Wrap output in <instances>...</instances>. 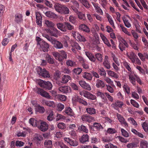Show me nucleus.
<instances>
[{"label": "nucleus", "instance_id": "1", "mask_svg": "<svg viewBox=\"0 0 148 148\" xmlns=\"http://www.w3.org/2000/svg\"><path fill=\"white\" fill-rule=\"evenodd\" d=\"M54 7L57 12L61 14H68L70 12L69 9L67 7L59 3H55Z\"/></svg>", "mask_w": 148, "mask_h": 148}, {"label": "nucleus", "instance_id": "2", "mask_svg": "<svg viewBox=\"0 0 148 148\" xmlns=\"http://www.w3.org/2000/svg\"><path fill=\"white\" fill-rule=\"evenodd\" d=\"M36 39L37 42V45L38 46L40 47L41 50L44 52L48 51L49 45L47 42L38 37H37Z\"/></svg>", "mask_w": 148, "mask_h": 148}, {"label": "nucleus", "instance_id": "3", "mask_svg": "<svg viewBox=\"0 0 148 148\" xmlns=\"http://www.w3.org/2000/svg\"><path fill=\"white\" fill-rule=\"evenodd\" d=\"M118 38L119 42V47L121 51H123L126 47H128V45L127 42L121 36H118Z\"/></svg>", "mask_w": 148, "mask_h": 148}, {"label": "nucleus", "instance_id": "4", "mask_svg": "<svg viewBox=\"0 0 148 148\" xmlns=\"http://www.w3.org/2000/svg\"><path fill=\"white\" fill-rule=\"evenodd\" d=\"M33 89L34 91L40 95L41 96L48 99H52V97L49 95L48 93L42 89L36 87L34 88Z\"/></svg>", "mask_w": 148, "mask_h": 148}, {"label": "nucleus", "instance_id": "5", "mask_svg": "<svg viewBox=\"0 0 148 148\" xmlns=\"http://www.w3.org/2000/svg\"><path fill=\"white\" fill-rule=\"evenodd\" d=\"M53 55L55 58L59 61H61L63 58L66 59L67 56L66 53L64 51H61V54L57 52L53 53Z\"/></svg>", "mask_w": 148, "mask_h": 148}, {"label": "nucleus", "instance_id": "6", "mask_svg": "<svg viewBox=\"0 0 148 148\" xmlns=\"http://www.w3.org/2000/svg\"><path fill=\"white\" fill-rule=\"evenodd\" d=\"M37 127L42 132H45L48 129V125L46 122L42 120H40V124Z\"/></svg>", "mask_w": 148, "mask_h": 148}, {"label": "nucleus", "instance_id": "7", "mask_svg": "<svg viewBox=\"0 0 148 148\" xmlns=\"http://www.w3.org/2000/svg\"><path fill=\"white\" fill-rule=\"evenodd\" d=\"M116 117L121 124L126 127L128 126V124L123 117L121 114L117 113Z\"/></svg>", "mask_w": 148, "mask_h": 148}, {"label": "nucleus", "instance_id": "8", "mask_svg": "<svg viewBox=\"0 0 148 148\" xmlns=\"http://www.w3.org/2000/svg\"><path fill=\"white\" fill-rule=\"evenodd\" d=\"M58 90L64 93H69L71 92V89L68 86H60Z\"/></svg>", "mask_w": 148, "mask_h": 148}, {"label": "nucleus", "instance_id": "9", "mask_svg": "<svg viewBox=\"0 0 148 148\" xmlns=\"http://www.w3.org/2000/svg\"><path fill=\"white\" fill-rule=\"evenodd\" d=\"M36 22L39 26H42V17L40 13L38 12H36Z\"/></svg>", "mask_w": 148, "mask_h": 148}, {"label": "nucleus", "instance_id": "10", "mask_svg": "<svg viewBox=\"0 0 148 148\" xmlns=\"http://www.w3.org/2000/svg\"><path fill=\"white\" fill-rule=\"evenodd\" d=\"M81 119L82 120L84 121L90 122L95 121L94 117L87 114H84L82 115L81 116Z\"/></svg>", "mask_w": 148, "mask_h": 148}, {"label": "nucleus", "instance_id": "11", "mask_svg": "<svg viewBox=\"0 0 148 148\" xmlns=\"http://www.w3.org/2000/svg\"><path fill=\"white\" fill-rule=\"evenodd\" d=\"M79 84L83 88L86 89L88 90H90L91 88L90 86L88 84L86 83L85 81L81 80L79 81Z\"/></svg>", "mask_w": 148, "mask_h": 148}, {"label": "nucleus", "instance_id": "12", "mask_svg": "<svg viewBox=\"0 0 148 148\" xmlns=\"http://www.w3.org/2000/svg\"><path fill=\"white\" fill-rule=\"evenodd\" d=\"M128 18L130 19V16L128 15H126L122 17V19L125 26L127 28H130L131 26V25L129 22Z\"/></svg>", "mask_w": 148, "mask_h": 148}, {"label": "nucleus", "instance_id": "13", "mask_svg": "<svg viewBox=\"0 0 148 148\" xmlns=\"http://www.w3.org/2000/svg\"><path fill=\"white\" fill-rule=\"evenodd\" d=\"M43 140V137L40 134H35L34 135L33 140L37 144H40V141Z\"/></svg>", "mask_w": 148, "mask_h": 148}, {"label": "nucleus", "instance_id": "14", "mask_svg": "<svg viewBox=\"0 0 148 148\" xmlns=\"http://www.w3.org/2000/svg\"><path fill=\"white\" fill-rule=\"evenodd\" d=\"M52 44L57 49H60L63 48V45L62 43L55 39L54 40Z\"/></svg>", "mask_w": 148, "mask_h": 148}, {"label": "nucleus", "instance_id": "15", "mask_svg": "<svg viewBox=\"0 0 148 148\" xmlns=\"http://www.w3.org/2000/svg\"><path fill=\"white\" fill-rule=\"evenodd\" d=\"M40 120L37 121L33 118H31L29 121V123L33 127H38L40 125Z\"/></svg>", "mask_w": 148, "mask_h": 148}, {"label": "nucleus", "instance_id": "16", "mask_svg": "<svg viewBox=\"0 0 148 148\" xmlns=\"http://www.w3.org/2000/svg\"><path fill=\"white\" fill-rule=\"evenodd\" d=\"M73 5L71 6V8L75 12H78V9L79 8V3L76 1L73 0L71 1Z\"/></svg>", "mask_w": 148, "mask_h": 148}, {"label": "nucleus", "instance_id": "17", "mask_svg": "<svg viewBox=\"0 0 148 148\" xmlns=\"http://www.w3.org/2000/svg\"><path fill=\"white\" fill-rule=\"evenodd\" d=\"M108 57L107 56H105L104 60L103 63L104 66L107 69H109L110 68V65L108 60Z\"/></svg>", "mask_w": 148, "mask_h": 148}, {"label": "nucleus", "instance_id": "18", "mask_svg": "<svg viewBox=\"0 0 148 148\" xmlns=\"http://www.w3.org/2000/svg\"><path fill=\"white\" fill-rule=\"evenodd\" d=\"M45 15L49 18L53 19H57L58 18V15L51 11H48L45 13Z\"/></svg>", "mask_w": 148, "mask_h": 148}, {"label": "nucleus", "instance_id": "19", "mask_svg": "<svg viewBox=\"0 0 148 148\" xmlns=\"http://www.w3.org/2000/svg\"><path fill=\"white\" fill-rule=\"evenodd\" d=\"M56 26L57 28L63 32L66 31V28L65 27V25L64 23H58L56 24Z\"/></svg>", "mask_w": 148, "mask_h": 148}, {"label": "nucleus", "instance_id": "20", "mask_svg": "<svg viewBox=\"0 0 148 148\" xmlns=\"http://www.w3.org/2000/svg\"><path fill=\"white\" fill-rule=\"evenodd\" d=\"M65 112L67 115L71 116H73L74 118L75 117V114L73 112L72 109L69 107L65 108Z\"/></svg>", "mask_w": 148, "mask_h": 148}, {"label": "nucleus", "instance_id": "21", "mask_svg": "<svg viewBox=\"0 0 148 148\" xmlns=\"http://www.w3.org/2000/svg\"><path fill=\"white\" fill-rule=\"evenodd\" d=\"M127 57L131 60L132 63H134L135 61V58L136 55L134 53L131 52L129 53H127Z\"/></svg>", "mask_w": 148, "mask_h": 148}, {"label": "nucleus", "instance_id": "22", "mask_svg": "<svg viewBox=\"0 0 148 148\" xmlns=\"http://www.w3.org/2000/svg\"><path fill=\"white\" fill-rule=\"evenodd\" d=\"M89 136L88 134L83 135L79 139L80 142L82 143H84L88 142Z\"/></svg>", "mask_w": 148, "mask_h": 148}, {"label": "nucleus", "instance_id": "23", "mask_svg": "<svg viewBox=\"0 0 148 148\" xmlns=\"http://www.w3.org/2000/svg\"><path fill=\"white\" fill-rule=\"evenodd\" d=\"M96 86L97 88H102L105 86L104 82L99 79H97L96 82Z\"/></svg>", "mask_w": 148, "mask_h": 148}, {"label": "nucleus", "instance_id": "24", "mask_svg": "<svg viewBox=\"0 0 148 148\" xmlns=\"http://www.w3.org/2000/svg\"><path fill=\"white\" fill-rule=\"evenodd\" d=\"M85 53L86 56L91 61L94 62L95 61V58L91 53L88 51H86Z\"/></svg>", "mask_w": 148, "mask_h": 148}, {"label": "nucleus", "instance_id": "25", "mask_svg": "<svg viewBox=\"0 0 148 148\" xmlns=\"http://www.w3.org/2000/svg\"><path fill=\"white\" fill-rule=\"evenodd\" d=\"M23 16L22 14H18L15 15V21L17 23H19L23 21Z\"/></svg>", "mask_w": 148, "mask_h": 148}, {"label": "nucleus", "instance_id": "26", "mask_svg": "<svg viewBox=\"0 0 148 148\" xmlns=\"http://www.w3.org/2000/svg\"><path fill=\"white\" fill-rule=\"evenodd\" d=\"M100 36L102 39L104 43L108 47H111V45L109 42L106 37L103 34H100Z\"/></svg>", "mask_w": 148, "mask_h": 148}, {"label": "nucleus", "instance_id": "27", "mask_svg": "<svg viewBox=\"0 0 148 148\" xmlns=\"http://www.w3.org/2000/svg\"><path fill=\"white\" fill-rule=\"evenodd\" d=\"M106 16L108 21L110 25L114 29H115V27L114 25V23L111 16L108 14H107Z\"/></svg>", "mask_w": 148, "mask_h": 148}, {"label": "nucleus", "instance_id": "28", "mask_svg": "<svg viewBox=\"0 0 148 148\" xmlns=\"http://www.w3.org/2000/svg\"><path fill=\"white\" fill-rule=\"evenodd\" d=\"M79 28L87 33L89 32L90 31L89 28L84 24H82L80 25L79 26Z\"/></svg>", "mask_w": 148, "mask_h": 148}, {"label": "nucleus", "instance_id": "29", "mask_svg": "<svg viewBox=\"0 0 148 148\" xmlns=\"http://www.w3.org/2000/svg\"><path fill=\"white\" fill-rule=\"evenodd\" d=\"M106 71L108 75L112 77L117 79L119 77V75L116 73L112 71L108 70Z\"/></svg>", "mask_w": 148, "mask_h": 148}, {"label": "nucleus", "instance_id": "30", "mask_svg": "<svg viewBox=\"0 0 148 148\" xmlns=\"http://www.w3.org/2000/svg\"><path fill=\"white\" fill-rule=\"evenodd\" d=\"M124 105L123 102L120 101H117L112 104L113 106L116 109V108H121Z\"/></svg>", "mask_w": 148, "mask_h": 148}, {"label": "nucleus", "instance_id": "31", "mask_svg": "<svg viewBox=\"0 0 148 148\" xmlns=\"http://www.w3.org/2000/svg\"><path fill=\"white\" fill-rule=\"evenodd\" d=\"M70 43L72 47L73 48H75L76 49L80 50L81 49V47L77 42L71 40L70 42Z\"/></svg>", "mask_w": 148, "mask_h": 148}, {"label": "nucleus", "instance_id": "32", "mask_svg": "<svg viewBox=\"0 0 148 148\" xmlns=\"http://www.w3.org/2000/svg\"><path fill=\"white\" fill-rule=\"evenodd\" d=\"M134 74L130 73L129 75V79L130 82L134 85L135 84L136 82V77Z\"/></svg>", "mask_w": 148, "mask_h": 148}, {"label": "nucleus", "instance_id": "33", "mask_svg": "<svg viewBox=\"0 0 148 148\" xmlns=\"http://www.w3.org/2000/svg\"><path fill=\"white\" fill-rule=\"evenodd\" d=\"M83 77L87 80H91L92 78L91 75L89 73L85 72L82 75Z\"/></svg>", "mask_w": 148, "mask_h": 148}, {"label": "nucleus", "instance_id": "34", "mask_svg": "<svg viewBox=\"0 0 148 148\" xmlns=\"http://www.w3.org/2000/svg\"><path fill=\"white\" fill-rule=\"evenodd\" d=\"M59 31L56 28L53 27L52 28V31L50 32V35L56 37H58V34Z\"/></svg>", "mask_w": 148, "mask_h": 148}, {"label": "nucleus", "instance_id": "35", "mask_svg": "<svg viewBox=\"0 0 148 148\" xmlns=\"http://www.w3.org/2000/svg\"><path fill=\"white\" fill-rule=\"evenodd\" d=\"M35 111L36 112H38L41 113H43L45 112V109L39 105L36 108H35Z\"/></svg>", "mask_w": 148, "mask_h": 148}, {"label": "nucleus", "instance_id": "36", "mask_svg": "<svg viewBox=\"0 0 148 148\" xmlns=\"http://www.w3.org/2000/svg\"><path fill=\"white\" fill-rule=\"evenodd\" d=\"M42 103L43 104H46L47 106L49 107H53L54 106V103L53 101H48L45 100H42Z\"/></svg>", "mask_w": 148, "mask_h": 148}, {"label": "nucleus", "instance_id": "37", "mask_svg": "<svg viewBox=\"0 0 148 148\" xmlns=\"http://www.w3.org/2000/svg\"><path fill=\"white\" fill-rule=\"evenodd\" d=\"M71 79V77L68 75H64L62 78V83H67Z\"/></svg>", "mask_w": 148, "mask_h": 148}, {"label": "nucleus", "instance_id": "38", "mask_svg": "<svg viewBox=\"0 0 148 148\" xmlns=\"http://www.w3.org/2000/svg\"><path fill=\"white\" fill-rule=\"evenodd\" d=\"M78 130L80 132L83 131L86 133H88V130L85 126L82 125L78 127Z\"/></svg>", "mask_w": 148, "mask_h": 148}, {"label": "nucleus", "instance_id": "39", "mask_svg": "<svg viewBox=\"0 0 148 148\" xmlns=\"http://www.w3.org/2000/svg\"><path fill=\"white\" fill-rule=\"evenodd\" d=\"M119 27L121 28L122 31L125 34L129 36H131V33L127 31V29L123 25L120 24L119 25Z\"/></svg>", "mask_w": 148, "mask_h": 148}, {"label": "nucleus", "instance_id": "40", "mask_svg": "<svg viewBox=\"0 0 148 148\" xmlns=\"http://www.w3.org/2000/svg\"><path fill=\"white\" fill-rule=\"evenodd\" d=\"M86 110L88 114L91 115L94 114L96 113L95 110L93 108H86Z\"/></svg>", "mask_w": 148, "mask_h": 148}, {"label": "nucleus", "instance_id": "41", "mask_svg": "<svg viewBox=\"0 0 148 148\" xmlns=\"http://www.w3.org/2000/svg\"><path fill=\"white\" fill-rule=\"evenodd\" d=\"M44 23L48 27H53L55 25V24L53 22L47 20H45Z\"/></svg>", "mask_w": 148, "mask_h": 148}, {"label": "nucleus", "instance_id": "42", "mask_svg": "<svg viewBox=\"0 0 148 148\" xmlns=\"http://www.w3.org/2000/svg\"><path fill=\"white\" fill-rule=\"evenodd\" d=\"M65 25V27L66 28V30L68 29L69 30H71L74 29V27L71 25L70 23L65 22L64 23Z\"/></svg>", "mask_w": 148, "mask_h": 148}, {"label": "nucleus", "instance_id": "43", "mask_svg": "<svg viewBox=\"0 0 148 148\" xmlns=\"http://www.w3.org/2000/svg\"><path fill=\"white\" fill-rule=\"evenodd\" d=\"M127 121L130 123L132 124L135 127H137V126L138 124L137 123L133 118L130 117L128 118Z\"/></svg>", "mask_w": 148, "mask_h": 148}, {"label": "nucleus", "instance_id": "44", "mask_svg": "<svg viewBox=\"0 0 148 148\" xmlns=\"http://www.w3.org/2000/svg\"><path fill=\"white\" fill-rule=\"evenodd\" d=\"M87 8H89L90 5L86 0H78Z\"/></svg>", "mask_w": 148, "mask_h": 148}, {"label": "nucleus", "instance_id": "45", "mask_svg": "<svg viewBox=\"0 0 148 148\" xmlns=\"http://www.w3.org/2000/svg\"><path fill=\"white\" fill-rule=\"evenodd\" d=\"M104 79L107 83L110 84L113 87H115V86L113 84V81L110 78L105 77Z\"/></svg>", "mask_w": 148, "mask_h": 148}, {"label": "nucleus", "instance_id": "46", "mask_svg": "<svg viewBox=\"0 0 148 148\" xmlns=\"http://www.w3.org/2000/svg\"><path fill=\"white\" fill-rule=\"evenodd\" d=\"M93 126L98 130L103 129V127L100 123L95 122L93 123Z\"/></svg>", "mask_w": 148, "mask_h": 148}, {"label": "nucleus", "instance_id": "47", "mask_svg": "<svg viewBox=\"0 0 148 148\" xmlns=\"http://www.w3.org/2000/svg\"><path fill=\"white\" fill-rule=\"evenodd\" d=\"M76 38L80 41L85 42L86 40L84 36L81 35L78 33H77Z\"/></svg>", "mask_w": 148, "mask_h": 148}, {"label": "nucleus", "instance_id": "48", "mask_svg": "<svg viewBox=\"0 0 148 148\" xmlns=\"http://www.w3.org/2000/svg\"><path fill=\"white\" fill-rule=\"evenodd\" d=\"M46 60L49 63L52 64L54 62L51 56L48 54L46 55Z\"/></svg>", "mask_w": 148, "mask_h": 148}, {"label": "nucleus", "instance_id": "49", "mask_svg": "<svg viewBox=\"0 0 148 148\" xmlns=\"http://www.w3.org/2000/svg\"><path fill=\"white\" fill-rule=\"evenodd\" d=\"M148 144L145 140H143L140 143V147L141 148H148Z\"/></svg>", "mask_w": 148, "mask_h": 148}, {"label": "nucleus", "instance_id": "50", "mask_svg": "<svg viewBox=\"0 0 148 148\" xmlns=\"http://www.w3.org/2000/svg\"><path fill=\"white\" fill-rule=\"evenodd\" d=\"M40 75L43 77H50V75L49 74L48 72L46 71L45 69H43L42 72Z\"/></svg>", "mask_w": 148, "mask_h": 148}, {"label": "nucleus", "instance_id": "51", "mask_svg": "<svg viewBox=\"0 0 148 148\" xmlns=\"http://www.w3.org/2000/svg\"><path fill=\"white\" fill-rule=\"evenodd\" d=\"M52 86L51 83L50 82L48 81L46 82L44 88L48 90H50L52 88Z\"/></svg>", "mask_w": 148, "mask_h": 148}, {"label": "nucleus", "instance_id": "52", "mask_svg": "<svg viewBox=\"0 0 148 148\" xmlns=\"http://www.w3.org/2000/svg\"><path fill=\"white\" fill-rule=\"evenodd\" d=\"M98 71L101 75L105 77L106 75V73L105 70L103 68H101L99 69Z\"/></svg>", "mask_w": 148, "mask_h": 148}, {"label": "nucleus", "instance_id": "53", "mask_svg": "<svg viewBox=\"0 0 148 148\" xmlns=\"http://www.w3.org/2000/svg\"><path fill=\"white\" fill-rule=\"evenodd\" d=\"M121 131L123 136L126 138L128 137L129 136V133L125 130L123 128H121Z\"/></svg>", "mask_w": 148, "mask_h": 148}, {"label": "nucleus", "instance_id": "54", "mask_svg": "<svg viewBox=\"0 0 148 148\" xmlns=\"http://www.w3.org/2000/svg\"><path fill=\"white\" fill-rule=\"evenodd\" d=\"M132 34L134 38V40L135 41H136L138 38H139V35L134 30L132 31Z\"/></svg>", "mask_w": 148, "mask_h": 148}, {"label": "nucleus", "instance_id": "55", "mask_svg": "<svg viewBox=\"0 0 148 148\" xmlns=\"http://www.w3.org/2000/svg\"><path fill=\"white\" fill-rule=\"evenodd\" d=\"M92 3L93 4L95 9L97 10V12L98 13L101 12L102 13V14L103 13L102 11V10L98 6V5L97 4L93 3L92 2Z\"/></svg>", "mask_w": 148, "mask_h": 148}, {"label": "nucleus", "instance_id": "56", "mask_svg": "<svg viewBox=\"0 0 148 148\" xmlns=\"http://www.w3.org/2000/svg\"><path fill=\"white\" fill-rule=\"evenodd\" d=\"M37 82L40 86L44 88L46 82L40 79H39L37 81Z\"/></svg>", "mask_w": 148, "mask_h": 148}, {"label": "nucleus", "instance_id": "57", "mask_svg": "<svg viewBox=\"0 0 148 148\" xmlns=\"http://www.w3.org/2000/svg\"><path fill=\"white\" fill-rule=\"evenodd\" d=\"M26 133L25 131H18L17 132L16 135L18 137H25L26 135Z\"/></svg>", "mask_w": 148, "mask_h": 148}, {"label": "nucleus", "instance_id": "58", "mask_svg": "<svg viewBox=\"0 0 148 148\" xmlns=\"http://www.w3.org/2000/svg\"><path fill=\"white\" fill-rule=\"evenodd\" d=\"M90 92L83 91L79 92V94L81 96H83L84 97L88 98L89 95H90Z\"/></svg>", "mask_w": 148, "mask_h": 148}, {"label": "nucleus", "instance_id": "59", "mask_svg": "<svg viewBox=\"0 0 148 148\" xmlns=\"http://www.w3.org/2000/svg\"><path fill=\"white\" fill-rule=\"evenodd\" d=\"M142 125L144 130L146 132H148V123L145 122Z\"/></svg>", "mask_w": 148, "mask_h": 148}, {"label": "nucleus", "instance_id": "60", "mask_svg": "<svg viewBox=\"0 0 148 148\" xmlns=\"http://www.w3.org/2000/svg\"><path fill=\"white\" fill-rule=\"evenodd\" d=\"M95 56L98 61L100 62L102 61L103 56L101 54L99 53H96L95 55Z\"/></svg>", "mask_w": 148, "mask_h": 148}, {"label": "nucleus", "instance_id": "61", "mask_svg": "<svg viewBox=\"0 0 148 148\" xmlns=\"http://www.w3.org/2000/svg\"><path fill=\"white\" fill-rule=\"evenodd\" d=\"M58 127L62 130L66 128V125L65 124L62 122L59 123L58 125Z\"/></svg>", "mask_w": 148, "mask_h": 148}, {"label": "nucleus", "instance_id": "62", "mask_svg": "<svg viewBox=\"0 0 148 148\" xmlns=\"http://www.w3.org/2000/svg\"><path fill=\"white\" fill-rule=\"evenodd\" d=\"M131 104L134 107L136 108H138L139 107V105L138 103L135 100L131 99L130 100Z\"/></svg>", "mask_w": 148, "mask_h": 148}, {"label": "nucleus", "instance_id": "63", "mask_svg": "<svg viewBox=\"0 0 148 148\" xmlns=\"http://www.w3.org/2000/svg\"><path fill=\"white\" fill-rule=\"evenodd\" d=\"M58 98L59 99L62 101H64L66 99V97L64 95H58Z\"/></svg>", "mask_w": 148, "mask_h": 148}, {"label": "nucleus", "instance_id": "64", "mask_svg": "<svg viewBox=\"0 0 148 148\" xmlns=\"http://www.w3.org/2000/svg\"><path fill=\"white\" fill-rule=\"evenodd\" d=\"M69 21L73 24L75 23L76 21L75 18L72 15H71L69 17Z\"/></svg>", "mask_w": 148, "mask_h": 148}]
</instances>
